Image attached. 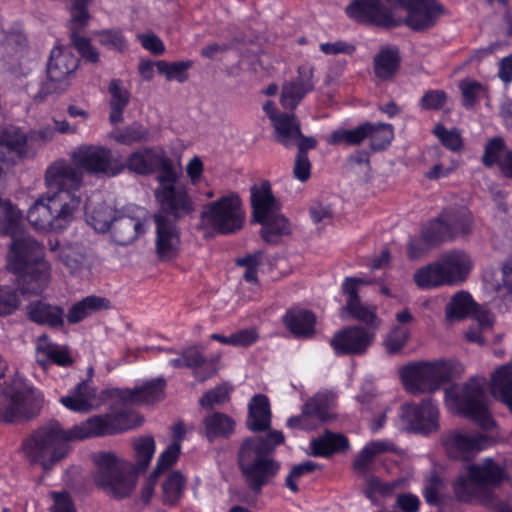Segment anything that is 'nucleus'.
<instances>
[{"instance_id": "obj_60", "label": "nucleus", "mask_w": 512, "mask_h": 512, "mask_svg": "<svg viewBox=\"0 0 512 512\" xmlns=\"http://www.w3.org/2000/svg\"><path fill=\"white\" fill-rule=\"evenodd\" d=\"M21 299L17 288L0 285V317L13 314L20 306Z\"/></svg>"}, {"instance_id": "obj_12", "label": "nucleus", "mask_w": 512, "mask_h": 512, "mask_svg": "<svg viewBox=\"0 0 512 512\" xmlns=\"http://www.w3.org/2000/svg\"><path fill=\"white\" fill-rule=\"evenodd\" d=\"M43 403L37 390H2L0 393L1 422L14 423L36 417Z\"/></svg>"}, {"instance_id": "obj_35", "label": "nucleus", "mask_w": 512, "mask_h": 512, "mask_svg": "<svg viewBox=\"0 0 512 512\" xmlns=\"http://www.w3.org/2000/svg\"><path fill=\"white\" fill-rule=\"evenodd\" d=\"M179 354L183 356L184 366L193 370L197 381L204 382L216 373V363L207 360L197 347L185 348Z\"/></svg>"}, {"instance_id": "obj_50", "label": "nucleus", "mask_w": 512, "mask_h": 512, "mask_svg": "<svg viewBox=\"0 0 512 512\" xmlns=\"http://www.w3.org/2000/svg\"><path fill=\"white\" fill-rule=\"evenodd\" d=\"M462 105L467 110L474 109L481 98H488V89L476 80H462L459 84Z\"/></svg>"}, {"instance_id": "obj_10", "label": "nucleus", "mask_w": 512, "mask_h": 512, "mask_svg": "<svg viewBox=\"0 0 512 512\" xmlns=\"http://www.w3.org/2000/svg\"><path fill=\"white\" fill-rule=\"evenodd\" d=\"M74 165L91 175L116 177L124 171L123 161L102 145L83 144L72 153Z\"/></svg>"}, {"instance_id": "obj_51", "label": "nucleus", "mask_w": 512, "mask_h": 512, "mask_svg": "<svg viewBox=\"0 0 512 512\" xmlns=\"http://www.w3.org/2000/svg\"><path fill=\"white\" fill-rule=\"evenodd\" d=\"M371 131L368 135L370 148L374 152L383 151L388 148L394 138L392 124L389 123H371Z\"/></svg>"}, {"instance_id": "obj_64", "label": "nucleus", "mask_w": 512, "mask_h": 512, "mask_svg": "<svg viewBox=\"0 0 512 512\" xmlns=\"http://www.w3.org/2000/svg\"><path fill=\"white\" fill-rule=\"evenodd\" d=\"M447 102V93L440 89L427 90L419 100V106L425 111H439Z\"/></svg>"}, {"instance_id": "obj_56", "label": "nucleus", "mask_w": 512, "mask_h": 512, "mask_svg": "<svg viewBox=\"0 0 512 512\" xmlns=\"http://www.w3.org/2000/svg\"><path fill=\"white\" fill-rule=\"evenodd\" d=\"M321 468V466L311 460L303 461L297 465H294L285 479V486L292 492L298 493L300 491L298 481L315 470Z\"/></svg>"}, {"instance_id": "obj_27", "label": "nucleus", "mask_w": 512, "mask_h": 512, "mask_svg": "<svg viewBox=\"0 0 512 512\" xmlns=\"http://www.w3.org/2000/svg\"><path fill=\"white\" fill-rule=\"evenodd\" d=\"M309 447L312 456L329 458L348 449L349 440L341 433L325 430L323 434L310 441Z\"/></svg>"}, {"instance_id": "obj_3", "label": "nucleus", "mask_w": 512, "mask_h": 512, "mask_svg": "<svg viewBox=\"0 0 512 512\" xmlns=\"http://www.w3.org/2000/svg\"><path fill=\"white\" fill-rule=\"evenodd\" d=\"M284 440L282 431L272 430L265 436L248 437L242 441L237 454L238 467L253 493H261L279 473L281 465L273 454Z\"/></svg>"}, {"instance_id": "obj_33", "label": "nucleus", "mask_w": 512, "mask_h": 512, "mask_svg": "<svg viewBox=\"0 0 512 512\" xmlns=\"http://www.w3.org/2000/svg\"><path fill=\"white\" fill-rule=\"evenodd\" d=\"M256 223L261 225L259 235L267 244L277 245L282 237L289 236L292 233L289 219L280 212L264 218L262 222Z\"/></svg>"}, {"instance_id": "obj_25", "label": "nucleus", "mask_w": 512, "mask_h": 512, "mask_svg": "<svg viewBox=\"0 0 512 512\" xmlns=\"http://www.w3.org/2000/svg\"><path fill=\"white\" fill-rule=\"evenodd\" d=\"M164 150L154 147H142L132 152L123 162L124 170L142 175L149 176L157 171V163L163 154Z\"/></svg>"}, {"instance_id": "obj_54", "label": "nucleus", "mask_w": 512, "mask_h": 512, "mask_svg": "<svg viewBox=\"0 0 512 512\" xmlns=\"http://www.w3.org/2000/svg\"><path fill=\"white\" fill-rule=\"evenodd\" d=\"M398 486L399 482L396 480L384 482L378 476L369 475L365 479L363 492L367 499L374 501L377 496H391Z\"/></svg>"}, {"instance_id": "obj_6", "label": "nucleus", "mask_w": 512, "mask_h": 512, "mask_svg": "<svg viewBox=\"0 0 512 512\" xmlns=\"http://www.w3.org/2000/svg\"><path fill=\"white\" fill-rule=\"evenodd\" d=\"M97 470L93 473L95 485L115 499H124L131 495L136 482L126 473L112 452H99L93 456Z\"/></svg>"}, {"instance_id": "obj_15", "label": "nucleus", "mask_w": 512, "mask_h": 512, "mask_svg": "<svg viewBox=\"0 0 512 512\" xmlns=\"http://www.w3.org/2000/svg\"><path fill=\"white\" fill-rule=\"evenodd\" d=\"M154 196L159 206L157 214L167 215L172 220L179 221L195 210L193 198L185 184L157 186Z\"/></svg>"}, {"instance_id": "obj_4", "label": "nucleus", "mask_w": 512, "mask_h": 512, "mask_svg": "<svg viewBox=\"0 0 512 512\" xmlns=\"http://www.w3.org/2000/svg\"><path fill=\"white\" fill-rule=\"evenodd\" d=\"M7 268L16 276L21 294L39 295L51 280V265L39 243L30 238L13 241Z\"/></svg>"}, {"instance_id": "obj_44", "label": "nucleus", "mask_w": 512, "mask_h": 512, "mask_svg": "<svg viewBox=\"0 0 512 512\" xmlns=\"http://www.w3.org/2000/svg\"><path fill=\"white\" fill-rule=\"evenodd\" d=\"M332 397L327 392H317L302 407L304 416L326 422L332 419L330 414Z\"/></svg>"}, {"instance_id": "obj_58", "label": "nucleus", "mask_w": 512, "mask_h": 512, "mask_svg": "<svg viewBox=\"0 0 512 512\" xmlns=\"http://www.w3.org/2000/svg\"><path fill=\"white\" fill-rule=\"evenodd\" d=\"M70 43L86 62L97 63L99 61V52L92 46L91 40L80 35L79 31L73 29L70 32Z\"/></svg>"}, {"instance_id": "obj_30", "label": "nucleus", "mask_w": 512, "mask_h": 512, "mask_svg": "<svg viewBox=\"0 0 512 512\" xmlns=\"http://www.w3.org/2000/svg\"><path fill=\"white\" fill-rule=\"evenodd\" d=\"M271 409L265 394H255L248 404L247 427L253 432H263L270 428Z\"/></svg>"}, {"instance_id": "obj_24", "label": "nucleus", "mask_w": 512, "mask_h": 512, "mask_svg": "<svg viewBox=\"0 0 512 512\" xmlns=\"http://www.w3.org/2000/svg\"><path fill=\"white\" fill-rule=\"evenodd\" d=\"M5 147L8 152L14 153L18 158H25L31 154L30 135H26L20 128L4 129L0 134V177L4 171L6 156L2 151Z\"/></svg>"}, {"instance_id": "obj_31", "label": "nucleus", "mask_w": 512, "mask_h": 512, "mask_svg": "<svg viewBox=\"0 0 512 512\" xmlns=\"http://www.w3.org/2000/svg\"><path fill=\"white\" fill-rule=\"evenodd\" d=\"M282 321L295 337H310L314 334L316 317L310 310L288 309L283 315Z\"/></svg>"}, {"instance_id": "obj_19", "label": "nucleus", "mask_w": 512, "mask_h": 512, "mask_svg": "<svg viewBox=\"0 0 512 512\" xmlns=\"http://www.w3.org/2000/svg\"><path fill=\"white\" fill-rule=\"evenodd\" d=\"M467 472L470 483L476 487H499L509 480L505 467L490 457L485 458L480 464H470Z\"/></svg>"}, {"instance_id": "obj_37", "label": "nucleus", "mask_w": 512, "mask_h": 512, "mask_svg": "<svg viewBox=\"0 0 512 512\" xmlns=\"http://www.w3.org/2000/svg\"><path fill=\"white\" fill-rule=\"evenodd\" d=\"M491 393L512 413V367L510 365H502L492 374Z\"/></svg>"}, {"instance_id": "obj_41", "label": "nucleus", "mask_w": 512, "mask_h": 512, "mask_svg": "<svg viewBox=\"0 0 512 512\" xmlns=\"http://www.w3.org/2000/svg\"><path fill=\"white\" fill-rule=\"evenodd\" d=\"M146 231L144 223L132 217H121L113 227V237L120 245H128Z\"/></svg>"}, {"instance_id": "obj_55", "label": "nucleus", "mask_w": 512, "mask_h": 512, "mask_svg": "<svg viewBox=\"0 0 512 512\" xmlns=\"http://www.w3.org/2000/svg\"><path fill=\"white\" fill-rule=\"evenodd\" d=\"M99 43L108 50L124 53L128 42L120 28L102 29L96 32Z\"/></svg>"}, {"instance_id": "obj_63", "label": "nucleus", "mask_w": 512, "mask_h": 512, "mask_svg": "<svg viewBox=\"0 0 512 512\" xmlns=\"http://www.w3.org/2000/svg\"><path fill=\"white\" fill-rule=\"evenodd\" d=\"M433 134L450 151L458 152L463 147L462 137L456 129L448 130L443 124H437L433 129Z\"/></svg>"}, {"instance_id": "obj_57", "label": "nucleus", "mask_w": 512, "mask_h": 512, "mask_svg": "<svg viewBox=\"0 0 512 512\" xmlns=\"http://www.w3.org/2000/svg\"><path fill=\"white\" fill-rule=\"evenodd\" d=\"M506 150V143L503 137L495 136L490 138L485 147L482 156V163L485 167L491 168L499 166L502 158L501 154Z\"/></svg>"}, {"instance_id": "obj_38", "label": "nucleus", "mask_w": 512, "mask_h": 512, "mask_svg": "<svg viewBox=\"0 0 512 512\" xmlns=\"http://www.w3.org/2000/svg\"><path fill=\"white\" fill-rule=\"evenodd\" d=\"M108 91L109 99V121L112 125L123 122V113L130 102V93L123 87L120 79H112L110 81Z\"/></svg>"}, {"instance_id": "obj_42", "label": "nucleus", "mask_w": 512, "mask_h": 512, "mask_svg": "<svg viewBox=\"0 0 512 512\" xmlns=\"http://www.w3.org/2000/svg\"><path fill=\"white\" fill-rule=\"evenodd\" d=\"M416 285L422 290L437 288L446 283V276L438 261L429 263L416 270L413 276Z\"/></svg>"}, {"instance_id": "obj_8", "label": "nucleus", "mask_w": 512, "mask_h": 512, "mask_svg": "<svg viewBox=\"0 0 512 512\" xmlns=\"http://www.w3.org/2000/svg\"><path fill=\"white\" fill-rule=\"evenodd\" d=\"M395 29L406 26L413 32L433 28L445 12L437 0H396Z\"/></svg>"}, {"instance_id": "obj_61", "label": "nucleus", "mask_w": 512, "mask_h": 512, "mask_svg": "<svg viewBox=\"0 0 512 512\" xmlns=\"http://www.w3.org/2000/svg\"><path fill=\"white\" fill-rule=\"evenodd\" d=\"M181 453V446L177 443H171L166 449L161 452L157 460V464L152 471L153 478H159V476L171 468L178 460Z\"/></svg>"}, {"instance_id": "obj_39", "label": "nucleus", "mask_w": 512, "mask_h": 512, "mask_svg": "<svg viewBox=\"0 0 512 512\" xmlns=\"http://www.w3.org/2000/svg\"><path fill=\"white\" fill-rule=\"evenodd\" d=\"M371 127L370 122L366 121L353 129L340 128L333 130L327 137V143L329 145L343 144L345 146L360 145L368 138Z\"/></svg>"}, {"instance_id": "obj_16", "label": "nucleus", "mask_w": 512, "mask_h": 512, "mask_svg": "<svg viewBox=\"0 0 512 512\" xmlns=\"http://www.w3.org/2000/svg\"><path fill=\"white\" fill-rule=\"evenodd\" d=\"M374 339L373 331L360 325H352L335 332L329 343L336 356H354L364 354Z\"/></svg>"}, {"instance_id": "obj_43", "label": "nucleus", "mask_w": 512, "mask_h": 512, "mask_svg": "<svg viewBox=\"0 0 512 512\" xmlns=\"http://www.w3.org/2000/svg\"><path fill=\"white\" fill-rule=\"evenodd\" d=\"M37 351L44 355L51 363L60 367H69L74 360L67 347L49 341L48 335L38 338Z\"/></svg>"}, {"instance_id": "obj_5", "label": "nucleus", "mask_w": 512, "mask_h": 512, "mask_svg": "<svg viewBox=\"0 0 512 512\" xmlns=\"http://www.w3.org/2000/svg\"><path fill=\"white\" fill-rule=\"evenodd\" d=\"M399 376L411 392H434L452 379V366L445 360L420 361L402 366Z\"/></svg>"}, {"instance_id": "obj_18", "label": "nucleus", "mask_w": 512, "mask_h": 512, "mask_svg": "<svg viewBox=\"0 0 512 512\" xmlns=\"http://www.w3.org/2000/svg\"><path fill=\"white\" fill-rule=\"evenodd\" d=\"M438 263L442 266L448 285L464 283L473 268L470 255L461 249H452L443 253Z\"/></svg>"}, {"instance_id": "obj_23", "label": "nucleus", "mask_w": 512, "mask_h": 512, "mask_svg": "<svg viewBox=\"0 0 512 512\" xmlns=\"http://www.w3.org/2000/svg\"><path fill=\"white\" fill-rule=\"evenodd\" d=\"M298 77L285 84L281 93L280 103L285 109L294 110L306 96L313 90L312 70L299 68Z\"/></svg>"}, {"instance_id": "obj_36", "label": "nucleus", "mask_w": 512, "mask_h": 512, "mask_svg": "<svg viewBox=\"0 0 512 512\" xmlns=\"http://www.w3.org/2000/svg\"><path fill=\"white\" fill-rule=\"evenodd\" d=\"M110 307V301L104 297L90 295L74 303L65 315L70 325H75L93 313Z\"/></svg>"}, {"instance_id": "obj_46", "label": "nucleus", "mask_w": 512, "mask_h": 512, "mask_svg": "<svg viewBox=\"0 0 512 512\" xmlns=\"http://www.w3.org/2000/svg\"><path fill=\"white\" fill-rule=\"evenodd\" d=\"M245 222V211L240 197L233 192L226 193V235L242 229Z\"/></svg>"}, {"instance_id": "obj_11", "label": "nucleus", "mask_w": 512, "mask_h": 512, "mask_svg": "<svg viewBox=\"0 0 512 512\" xmlns=\"http://www.w3.org/2000/svg\"><path fill=\"white\" fill-rule=\"evenodd\" d=\"M79 58L67 48L55 47L52 49L47 63V80L40 83L37 92H32V85L26 86L27 93L36 102L44 101L49 95L57 92L59 84L76 71Z\"/></svg>"}, {"instance_id": "obj_21", "label": "nucleus", "mask_w": 512, "mask_h": 512, "mask_svg": "<svg viewBox=\"0 0 512 512\" xmlns=\"http://www.w3.org/2000/svg\"><path fill=\"white\" fill-rule=\"evenodd\" d=\"M250 191L253 223L262 222L264 218L280 211V203L274 196L268 180L253 185Z\"/></svg>"}, {"instance_id": "obj_45", "label": "nucleus", "mask_w": 512, "mask_h": 512, "mask_svg": "<svg viewBox=\"0 0 512 512\" xmlns=\"http://www.w3.org/2000/svg\"><path fill=\"white\" fill-rule=\"evenodd\" d=\"M22 212L12 204L9 199L0 196V234L5 236L15 235L22 220Z\"/></svg>"}, {"instance_id": "obj_48", "label": "nucleus", "mask_w": 512, "mask_h": 512, "mask_svg": "<svg viewBox=\"0 0 512 512\" xmlns=\"http://www.w3.org/2000/svg\"><path fill=\"white\" fill-rule=\"evenodd\" d=\"M421 232L425 241L434 247L454 241L439 215L425 222L421 227Z\"/></svg>"}, {"instance_id": "obj_40", "label": "nucleus", "mask_w": 512, "mask_h": 512, "mask_svg": "<svg viewBox=\"0 0 512 512\" xmlns=\"http://www.w3.org/2000/svg\"><path fill=\"white\" fill-rule=\"evenodd\" d=\"M476 307L471 294L461 290L456 292L445 308V317L448 321H460L467 318Z\"/></svg>"}, {"instance_id": "obj_13", "label": "nucleus", "mask_w": 512, "mask_h": 512, "mask_svg": "<svg viewBox=\"0 0 512 512\" xmlns=\"http://www.w3.org/2000/svg\"><path fill=\"white\" fill-rule=\"evenodd\" d=\"M440 442L449 459L468 462L491 447L494 440L483 433L452 429L442 433Z\"/></svg>"}, {"instance_id": "obj_17", "label": "nucleus", "mask_w": 512, "mask_h": 512, "mask_svg": "<svg viewBox=\"0 0 512 512\" xmlns=\"http://www.w3.org/2000/svg\"><path fill=\"white\" fill-rule=\"evenodd\" d=\"M155 252L160 262L176 260L180 254L181 230L177 220L167 215L155 214Z\"/></svg>"}, {"instance_id": "obj_49", "label": "nucleus", "mask_w": 512, "mask_h": 512, "mask_svg": "<svg viewBox=\"0 0 512 512\" xmlns=\"http://www.w3.org/2000/svg\"><path fill=\"white\" fill-rule=\"evenodd\" d=\"M193 66V61H175L156 60V68L160 74L165 75L168 81H177L184 83L189 79L188 70Z\"/></svg>"}, {"instance_id": "obj_1", "label": "nucleus", "mask_w": 512, "mask_h": 512, "mask_svg": "<svg viewBox=\"0 0 512 512\" xmlns=\"http://www.w3.org/2000/svg\"><path fill=\"white\" fill-rule=\"evenodd\" d=\"M144 418L137 412L121 409L89 417L86 421L64 430L58 423L40 427L22 443V451L31 464L51 469L68 454L69 441L115 435L140 426Z\"/></svg>"}, {"instance_id": "obj_59", "label": "nucleus", "mask_w": 512, "mask_h": 512, "mask_svg": "<svg viewBox=\"0 0 512 512\" xmlns=\"http://www.w3.org/2000/svg\"><path fill=\"white\" fill-rule=\"evenodd\" d=\"M137 469L144 471L149 466L155 452V441L153 437L140 438L134 444Z\"/></svg>"}, {"instance_id": "obj_20", "label": "nucleus", "mask_w": 512, "mask_h": 512, "mask_svg": "<svg viewBox=\"0 0 512 512\" xmlns=\"http://www.w3.org/2000/svg\"><path fill=\"white\" fill-rule=\"evenodd\" d=\"M27 318L40 326L61 330L65 325V310L61 305L44 300L31 301L26 307Z\"/></svg>"}, {"instance_id": "obj_2", "label": "nucleus", "mask_w": 512, "mask_h": 512, "mask_svg": "<svg viewBox=\"0 0 512 512\" xmlns=\"http://www.w3.org/2000/svg\"><path fill=\"white\" fill-rule=\"evenodd\" d=\"M83 174L64 159L54 161L45 172L47 193L28 209L27 220L36 230L60 231L67 227L79 207Z\"/></svg>"}, {"instance_id": "obj_34", "label": "nucleus", "mask_w": 512, "mask_h": 512, "mask_svg": "<svg viewBox=\"0 0 512 512\" xmlns=\"http://www.w3.org/2000/svg\"><path fill=\"white\" fill-rule=\"evenodd\" d=\"M401 57L397 47H382L373 58L375 76L382 80H391L398 72Z\"/></svg>"}, {"instance_id": "obj_22", "label": "nucleus", "mask_w": 512, "mask_h": 512, "mask_svg": "<svg viewBox=\"0 0 512 512\" xmlns=\"http://www.w3.org/2000/svg\"><path fill=\"white\" fill-rule=\"evenodd\" d=\"M439 216L445 223L453 240L460 236H467L472 232L474 217L466 206H446L441 210Z\"/></svg>"}, {"instance_id": "obj_28", "label": "nucleus", "mask_w": 512, "mask_h": 512, "mask_svg": "<svg viewBox=\"0 0 512 512\" xmlns=\"http://www.w3.org/2000/svg\"><path fill=\"white\" fill-rule=\"evenodd\" d=\"M198 228L206 238L224 234V195L204 206Z\"/></svg>"}, {"instance_id": "obj_53", "label": "nucleus", "mask_w": 512, "mask_h": 512, "mask_svg": "<svg viewBox=\"0 0 512 512\" xmlns=\"http://www.w3.org/2000/svg\"><path fill=\"white\" fill-rule=\"evenodd\" d=\"M156 166V172H158L156 176L158 186H176L181 184L179 182V178L182 174L181 167L177 168L173 161L166 155L165 151Z\"/></svg>"}, {"instance_id": "obj_62", "label": "nucleus", "mask_w": 512, "mask_h": 512, "mask_svg": "<svg viewBox=\"0 0 512 512\" xmlns=\"http://www.w3.org/2000/svg\"><path fill=\"white\" fill-rule=\"evenodd\" d=\"M204 436L213 443L216 439L224 437V413L212 412L203 419Z\"/></svg>"}, {"instance_id": "obj_52", "label": "nucleus", "mask_w": 512, "mask_h": 512, "mask_svg": "<svg viewBox=\"0 0 512 512\" xmlns=\"http://www.w3.org/2000/svg\"><path fill=\"white\" fill-rule=\"evenodd\" d=\"M89 210V208H86ZM88 223L100 233H106L109 230L113 231V227L117 219L114 218L113 211L107 205H100L94 208L91 212L87 211Z\"/></svg>"}, {"instance_id": "obj_14", "label": "nucleus", "mask_w": 512, "mask_h": 512, "mask_svg": "<svg viewBox=\"0 0 512 512\" xmlns=\"http://www.w3.org/2000/svg\"><path fill=\"white\" fill-rule=\"evenodd\" d=\"M400 417L409 431L428 436L440 428V411L437 401L428 397L419 403H404L400 407Z\"/></svg>"}, {"instance_id": "obj_32", "label": "nucleus", "mask_w": 512, "mask_h": 512, "mask_svg": "<svg viewBox=\"0 0 512 512\" xmlns=\"http://www.w3.org/2000/svg\"><path fill=\"white\" fill-rule=\"evenodd\" d=\"M272 125L275 141L287 149L295 147L296 140L302 136L300 121L293 113H281Z\"/></svg>"}, {"instance_id": "obj_9", "label": "nucleus", "mask_w": 512, "mask_h": 512, "mask_svg": "<svg viewBox=\"0 0 512 512\" xmlns=\"http://www.w3.org/2000/svg\"><path fill=\"white\" fill-rule=\"evenodd\" d=\"M396 0H350L346 17L353 23L382 30L395 29Z\"/></svg>"}, {"instance_id": "obj_29", "label": "nucleus", "mask_w": 512, "mask_h": 512, "mask_svg": "<svg viewBox=\"0 0 512 512\" xmlns=\"http://www.w3.org/2000/svg\"><path fill=\"white\" fill-rule=\"evenodd\" d=\"M165 388L166 380L158 377L134 389L122 391L120 397L129 402L155 403L164 399Z\"/></svg>"}, {"instance_id": "obj_47", "label": "nucleus", "mask_w": 512, "mask_h": 512, "mask_svg": "<svg viewBox=\"0 0 512 512\" xmlns=\"http://www.w3.org/2000/svg\"><path fill=\"white\" fill-rule=\"evenodd\" d=\"M186 479L180 471H173L162 483V503L167 506H176L184 491Z\"/></svg>"}, {"instance_id": "obj_7", "label": "nucleus", "mask_w": 512, "mask_h": 512, "mask_svg": "<svg viewBox=\"0 0 512 512\" xmlns=\"http://www.w3.org/2000/svg\"><path fill=\"white\" fill-rule=\"evenodd\" d=\"M484 381L482 377H471L459 393L451 396V400L458 415L489 430L496 426V422L484 401Z\"/></svg>"}, {"instance_id": "obj_26", "label": "nucleus", "mask_w": 512, "mask_h": 512, "mask_svg": "<svg viewBox=\"0 0 512 512\" xmlns=\"http://www.w3.org/2000/svg\"><path fill=\"white\" fill-rule=\"evenodd\" d=\"M96 391L87 380L80 381L75 387L62 396L59 402L68 410L75 413H88L93 408Z\"/></svg>"}]
</instances>
